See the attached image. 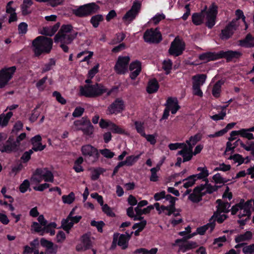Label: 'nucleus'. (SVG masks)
Returning <instances> with one entry per match:
<instances>
[{
	"label": "nucleus",
	"mask_w": 254,
	"mask_h": 254,
	"mask_svg": "<svg viewBox=\"0 0 254 254\" xmlns=\"http://www.w3.org/2000/svg\"><path fill=\"white\" fill-rule=\"evenodd\" d=\"M217 13V6L214 3H212L207 11L202 10L200 13H193L191 17L192 21L194 24L199 25L203 22L206 17V25L209 28H211L215 24Z\"/></svg>",
	"instance_id": "nucleus-1"
},
{
	"label": "nucleus",
	"mask_w": 254,
	"mask_h": 254,
	"mask_svg": "<svg viewBox=\"0 0 254 254\" xmlns=\"http://www.w3.org/2000/svg\"><path fill=\"white\" fill-rule=\"evenodd\" d=\"M113 89H108L101 83L86 84L79 88V93L81 96L89 98H95L106 94V96H110Z\"/></svg>",
	"instance_id": "nucleus-2"
},
{
	"label": "nucleus",
	"mask_w": 254,
	"mask_h": 254,
	"mask_svg": "<svg viewBox=\"0 0 254 254\" xmlns=\"http://www.w3.org/2000/svg\"><path fill=\"white\" fill-rule=\"evenodd\" d=\"M53 41L51 38L40 36L33 41V51L36 56L50 52L52 48Z\"/></svg>",
	"instance_id": "nucleus-3"
},
{
	"label": "nucleus",
	"mask_w": 254,
	"mask_h": 254,
	"mask_svg": "<svg viewBox=\"0 0 254 254\" xmlns=\"http://www.w3.org/2000/svg\"><path fill=\"white\" fill-rule=\"evenodd\" d=\"M201 136L199 134H196L191 136L189 140L186 141L184 150L178 151V154L182 155L183 157V162L190 160L192 157V148L194 145L200 140Z\"/></svg>",
	"instance_id": "nucleus-4"
},
{
	"label": "nucleus",
	"mask_w": 254,
	"mask_h": 254,
	"mask_svg": "<svg viewBox=\"0 0 254 254\" xmlns=\"http://www.w3.org/2000/svg\"><path fill=\"white\" fill-rule=\"evenodd\" d=\"M81 152L85 159L89 164L95 163L99 159V154L97 148L94 146L86 144L81 148Z\"/></svg>",
	"instance_id": "nucleus-5"
},
{
	"label": "nucleus",
	"mask_w": 254,
	"mask_h": 254,
	"mask_svg": "<svg viewBox=\"0 0 254 254\" xmlns=\"http://www.w3.org/2000/svg\"><path fill=\"white\" fill-rule=\"evenodd\" d=\"M54 177L52 172L46 168L39 169L31 178V182L34 183H39L43 180L45 182H53Z\"/></svg>",
	"instance_id": "nucleus-6"
},
{
	"label": "nucleus",
	"mask_w": 254,
	"mask_h": 254,
	"mask_svg": "<svg viewBox=\"0 0 254 254\" xmlns=\"http://www.w3.org/2000/svg\"><path fill=\"white\" fill-rule=\"evenodd\" d=\"M99 6L95 3H90L80 6L77 9L73 10V13L79 17H83L95 12Z\"/></svg>",
	"instance_id": "nucleus-7"
},
{
	"label": "nucleus",
	"mask_w": 254,
	"mask_h": 254,
	"mask_svg": "<svg viewBox=\"0 0 254 254\" xmlns=\"http://www.w3.org/2000/svg\"><path fill=\"white\" fill-rule=\"evenodd\" d=\"M185 49V42L178 37H176L171 43L169 53L175 56L181 55Z\"/></svg>",
	"instance_id": "nucleus-8"
},
{
	"label": "nucleus",
	"mask_w": 254,
	"mask_h": 254,
	"mask_svg": "<svg viewBox=\"0 0 254 254\" xmlns=\"http://www.w3.org/2000/svg\"><path fill=\"white\" fill-rule=\"evenodd\" d=\"M16 70L15 66L4 68L0 71V88L5 87L11 79Z\"/></svg>",
	"instance_id": "nucleus-9"
},
{
	"label": "nucleus",
	"mask_w": 254,
	"mask_h": 254,
	"mask_svg": "<svg viewBox=\"0 0 254 254\" xmlns=\"http://www.w3.org/2000/svg\"><path fill=\"white\" fill-rule=\"evenodd\" d=\"M144 41L149 43H158L162 40L161 33L157 29L147 30L144 33Z\"/></svg>",
	"instance_id": "nucleus-10"
},
{
	"label": "nucleus",
	"mask_w": 254,
	"mask_h": 254,
	"mask_svg": "<svg viewBox=\"0 0 254 254\" xmlns=\"http://www.w3.org/2000/svg\"><path fill=\"white\" fill-rule=\"evenodd\" d=\"M194 235V234L190 235L187 238H183L182 239H177L174 245H178L179 247V251L183 253L195 248L197 246L196 243L194 242H186L187 239L191 238Z\"/></svg>",
	"instance_id": "nucleus-11"
},
{
	"label": "nucleus",
	"mask_w": 254,
	"mask_h": 254,
	"mask_svg": "<svg viewBox=\"0 0 254 254\" xmlns=\"http://www.w3.org/2000/svg\"><path fill=\"white\" fill-rule=\"evenodd\" d=\"M125 108V102L121 98H117L107 108V114L117 115L122 112Z\"/></svg>",
	"instance_id": "nucleus-12"
},
{
	"label": "nucleus",
	"mask_w": 254,
	"mask_h": 254,
	"mask_svg": "<svg viewBox=\"0 0 254 254\" xmlns=\"http://www.w3.org/2000/svg\"><path fill=\"white\" fill-rule=\"evenodd\" d=\"M140 6L141 4L139 2L136 1L133 2L131 9L126 13L123 18L125 24H129L135 18L140 10Z\"/></svg>",
	"instance_id": "nucleus-13"
},
{
	"label": "nucleus",
	"mask_w": 254,
	"mask_h": 254,
	"mask_svg": "<svg viewBox=\"0 0 254 254\" xmlns=\"http://www.w3.org/2000/svg\"><path fill=\"white\" fill-rule=\"evenodd\" d=\"M129 61L128 56L119 57L115 66L116 71L119 74H124L127 70Z\"/></svg>",
	"instance_id": "nucleus-14"
},
{
	"label": "nucleus",
	"mask_w": 254,
	"mask_h": 254,
	"mask_svg": "<svg viewBox=\"0 0 254 254\" xmlns=\"http://www.w3.org/2000/svg\"><path fill=\"white\" fill-rule=\"evenodd\" d=\"M93 238L90 234H85L81 237V243L76 246V249L77 251H84L90 249L92 246Z\"/></svg>",
	"instance_id": "nucleus-15"
},
{
	"label": "nucleus",
	"mask_w": 254,
	"mask_h": 254,
	"mask_svg": "<svg viewBox=\"0 0 254 254\" xmlns=\"http://www.w3.org/2000/svg\"><path fill=\"white\" fill-rule=\"evenodd\" d=\"M74 208L70 212L66 220H64V231L67 233H69V230L72 227L74 223H78L81 219L80 216H73Z\"/></svg>",
	"instance_id": "nucleus-16"
},
{
	"label": "nucleus",
	"mask_w": 254,
	"mask_h": 254,
	"mask_svg": "<svg viewBox=\"0 0 254 254\" xmlns=\"http://www.w3.org/2000/svg\"><path fill=\"white\" fill-rule=\"evenodd\" d=\"M236 22V21H232L224 29L222 30L220 35L222 39H228L232 35L238 25Z\"/></svg>",
	"instance_id": "nucleus-17"
},
{
	"label": "nucleus",
	"mask_w": 254,
	"mask_h": 254,
	"mask_svg": "<svg viewBox=\"0 0 254 254\" xmlns=\"http://www.w3.org/2000/svg\"><path fill=\"white\" fill-rule=\"evenodd\" d=\"M77 32L72 29L71 25H64V44H69L76 37Z\"/></svg>",
	"instance_id": "nucleus-18"
},
{
	"label": "nucleus",
	"mask_w": 254,
	"mask_h": 254,
	"mask_svg": "<svg viewBox=\"0 0 254 254\" xmlns=\"http://www.w3.org/2000/svg\"><path fill=\"white\" fill-rule=\"evenodd\" d=\"M199 188V191L201 192L203 195L206 193H211L216 191L219 187L216 185L212 186L209 183L208 179L205 180V183L204 185H201L197 186Z\"/></svg>",
	"instance_id": "nucleus-19"
},
{
	"label": "nucleus",
	"mask_w": 254,
	"mask_h": 254,
	"mask_svg": "<svg viewBox=\"0 0 254 254\" xmlns=\"http://www.w3.org/2000/svg\"><path fill=\"white\" fill-rule=\"evenodd\" d=\"M17 149V144L12 142L9 138L5 143L0 145V151L1 152L10 153Z\"/></svg>",
	"instance_id": "nucleus-20"
},
{
	"label": "nucleus",
	"mask_w": 254,
	"mask_h": 254,
	"mask_svg": "<svg viewBox=\"0 0 254 254\" xmlns=\"http://www.w3.org/2000/svg\"><path fill=\"white\" fill-rule=\"evenodd\" d=\"M242 55V53L239 51H220L219 52V59L224 58L228 61H230L235 59L240 58Z\"/></svg>",
	"instance_id": "nucleus-21"
},
{
	"label": "nucleus",
	"mask_w": 254,
	"mask_h": 254,
	"mask_svg": "<svg viewBox=\"0 0 254 254\" xmlns=\"http://www.w3.org/2000/svg\"><path fill=\"white\" fill-rule=\"evenodd\" d=\"M165 106L169 111H171V113L173 114H176L180 108L178 99L176 98H168Z\"/></svg>",
	"instance_id": "nucleus-22"
},
{
	"label": "nucleus",
	"mask_w": 254,
	"mask_h": 254,
	"mask_svg": "<svg viewBox=\"0 0 254 254\" xmlns=\"http://www.w3.org/2000/svg\"><path fill=\"white\" fill-rule=\"evenodd\" d=\"M141 69V63L139 61H136L131 63L129 65V70L131 71L130 77L132 79H134L140 72Z\"/></svg>",
	"instance_id": "nucleus-23"
},
{
	"label": "nucleus",
	"mask_w": 254,
	"mask_h": 254,
	"mask_svg": "<svg viewBox=\"0 0 254 254\" xmlns=\"http://www.w3.org/2000/svg\"><path fill=\"white\" fill-rule=\"evenodd\" d=\"M41 140L42 138L40 135H37L31 139V142L33 145L32 150L35 151H42L46 147L45 145L42 144Z\"/></svg>",
	"instance_id": "nucleus-24"
},
{
	"label": "nucleus",
	"mask_w": 254,
	"mask_h": 254,
	"mask_svg": "<svg viewBox=\"0 0 254 254\" xmlns=\"http://www.w3.org/2000/svg\"><path fill=\"white\" fill-rule=\"evenodd\" d=\"M217 204V210L215 212L227 213L230 211V203L225 202L221 199H217L216 201Z\"/></svg>",
	"instance_id": "nucleus-25"
},
{
	"label": "nucleus",
	"mask_w": 254,
	"mask_h": 254,
	"mask_svg": "<svg viewBox=\"0 0 254 254\" xmlns=\"http://www.w3.org/2000/svg\"><path fill=\"white\" fill-rule=\"evenodd\" d=\"M12 3V1H9L6 6V12L7 14H9V17L8 19L9 23H11L17 20V15L15 12V9L11 7V4Z\"/></svg>",
	"instance_id": "nucleus-26"
},
{
	"label": "nucleus",
	"mask_w": 254,
	"mask_h": 254,
	"mask_svg": "<svg viewBox=\"0 0 254 254\" xmlns=\"http://www.w3.org/2000/svg\"><path fill=\"white\" fill-rule=\"evenodd\" d=\"M249 202H243L242 206L240 209V213L238 214L239 218L245 217L246 220H248L251 215L250 206H249Z\"/></svg>",
	"instance_id": "nucleus-27"
},
{
	"label": "nucleus",
	"mask_w": 254,
	"mask_h": 254,
	"mask_svg": "<svg viewBox=\"0 0 254 254\" xmlns=\"http://www.w3.org/2000/svg\"><path fill=\"white\" fill-rule=\"evenodd\" d=\"M199 59L205 62L215 60L219 59V53L208 52L204 53L199 56Z\"/></svg>",
	"instance_id": "nucleus-28"
},
{
	"label": "nucleus",
	"mask_w": 254,
	"mask_h": 254,
	"mask_svg": "<svg viewBox=\"0 0 254 254\" xmlns=\"http://www.w3.org/2000/svg\"><path fill=\"white\" fill-rule=\"evenodd\" d=\"M215 226V223L212 221H210L207 224L203 226L197 228L196 232L200 235H203L206 230H209L210 232H211Z\"/></svg>",
	"instance_id": "nucleus-29"
},
{
	"label": "nucleus",
	"mask_w": 254,
	"mask_h": 254,
	"mask_svg": "<svg viewBox=\"0 0 254 254\" xmlns=\"http://www.w3.org/2000/svg\"><path fill=\"white\" fill-rule=\"evenodd\" d=\"M60 27V23H57L56 24L52 27H45L43 28L41 33L49 36L53 35L58 30Z\"/></svg>",
	"instance_id": "nucleus-30"
},
{
	"label": "nucleus",
	"mask_w": 254,
	"mask_h": 254,
	"mask_svg": "<svg viewBox=\"0 0 254 254\" xmlns=\"http://www.w3.org/2000/svg\"><path fill=\"white\" fill-rule=\"evenodd\" d=\"M202 196L199 188L196 187L194 189L193 192L189 195V198L193 202H198L201 200Z\"/></svg>",
	"instance_id": "nucleus-31"
},
{
	"label": "nucleus",
	"mask_w": 254,
	"mask_h": 254,
	"mask_svg": "<svg viewBox=\"0 0 254 254\" xmlns=\"http://www.w3.org/2000/svg\"><path fill=\"white\" fill-rule=\"evenodd\" d=\"M206 75L205 74H197L192 77L193 80L192 85L196 86H202L205 81Z\"/></svg>",
	"instance_id": "nucleus-32"
},
{
	"label": "nucleus",
	"mask_w": 254,
	"mask_h": 254,
	"mask_svg": "<svg viewBox=\"0 0 254 254\" xmlns=\"http://www.w3.org/2000/svg\"><path fill=\"white\" fill-rule=\"evenodd\" d=\"M252 233L248 231L244 234H241L237 236L235 238L236 243H242L245 241H248L251 240L252 238Z\"/></svg>",
	"instance_id": "nucleus-33"
},
{
	"label": "nucleus",
	"mask_w": 254,
	"mask_h": 254,
	"mask_svg": "<svg viewBox=\"0 0 254 254\" xmlns=\"http://www.w3.org/2000/svg\"><path fill=\"white\" fill-rule=\"evenodd\" d=\"M197 170L199 171L200 173L197 174L193 175V177L196 179V180L197 179H204L205 181L209 175L208 171L207 168L206 167H198Z\"/></svg>",
	"instance_id": "nucleus-34"
},
{
	"label": "nucleus",
	"mask_w": 254,
	"mask_h": 254,
	"mask_svg": "<svg viewBox=\"0 0 254 254\" xmlns=\"http://www.w3.org/2000/svg\"><path fill=\"white\" fill-rule=\"evenodd\" d=\"M159 88V84L156 79H152L149 81L147 86V92L149 93L156 92Z\"/></svg>",
	"instance_id": "nucleus-35"
},
{
	"label": "nucleus",
	"mask_w": 254,
	"mask_h": 254,
	"mask_svg": "<svg viewBox=\"0 0 254 254\" xmlns=\"http://www.w3.org/2000/svg\"><path fill=\"white\" fill-rule=\"evenodd\" d=\"M13 115L11 112H9L6 114H1L0 115V127H6L9 122L10 119Z\"/></svg>",
	"instance_id": "nucleus-36"
},
{
	"label": "nucleus",
	"mask_w": 254,
	"mask_h": 254,
	"mask_svg": "<svg viewBox=\"0 0 254 254\" xmlns=\"http://www.w3.org/2000/svg\"><path fill=\"white\" fill-rule=\"evenodd\" d=\"M90 122V120L85 118H82L81 119L79 120L75 121L74 122V126L76 130H83V128L87 126L88 122Z\"/></svg>",
	"instance_id": "nucleus-37"
},
{
	"label": "nucleus",
	"mask_w": 254,
	"mask_h": 254,
	"mask_svg": "<svg viewBox=\"0 0 254 254\" xmlns=\"http://www.w3.org/2000/svg\"><path fill=\"white\" fill-rule=\"evenodd\" d=\"M221 213L219 212H214L213 215L210 218V221H212L215 223V221L216 220L218 223H222L224 222L225 220L227 218V215L223 214L221 215Z\"/></svg>",
	"instance_id": "nucleus-38"
},
{
	"label": "nucleus",
	"mask_w": 254,
	"mask_h": 254,
	"mask_svg": "<svg viewBox=\"0 0 254 254\" xmlns=\"http://www.w3.org/2000/svg\"><path fill=\"white\" fill-rule=\"evenodd\" d=\"M240 45L246 47L254 46V37H252L251 35L248 34L244 40L240 41Z\"/></svg>",
	"instance_id": "nucleus-39"
},
{
	"label": "nucleus",
	"mask_w": 254,
	"mask_h": 254,
	"mask_svg": "<svg viewBox=\"0 0 254 254\" xmlns=\"http://www.w3.org/2000/svg\"><path fill=\"white\" fill-rule=\"evenodd\" d=\"M33 2L31 0H24L21 5L22 12L23 15H27L30 13V7L32 5Z\"/></svg>",
	"instance_id": "nucleus-40"
},
{
	"label": "nucleus",
	"mask_w": 254,
	"mask_h": 254,
	"mask_svg": "<svg viewBox=\"0 0 254 254\" xmlns=\"http://www.w3.org/2000/svg\"><path fill=\"white\" fill-rule=\"evenodd\" d=\"M128 241V238L126 237V235L122 234L119 237L118 245L125 250L127 248Z\"/></svg>",
	"instance_id": "nucleus-41"
},
{
	"label": "nucleus",
	"mask_w": 254,
	"mask_h": 254,
	"mask_svg": "<svg viewBox=\"0 0 254 254\" xmlns=\"http://www.w3.org/2000/svg\"><path fill=\"white\" fill-rule=\"evenodd\" d=\"M223 84V82L221 80L218 81L214 85L212 93L215 97H218L221 92V86Z\"/></svg>",
	"instance_id": "nucleus-42"
},
{
	"label": "nucleus",
	"mask_w": 254,
	"mask_h": 254,
	"mask_svg": "<svg viewBox=\"0 0 254 254\" xmlns=\"http://www.w3.org/2000/svg\"><path fill=\"white\" fill-rule=\"evenodd\" d=\"M46 225H42L41 223L34 222L31 225V230L36 232L41 233V235L44 234V229Z\"/></svg>",
	"instance_id": "nucleus-43"
},
{
	"label": "nucleus",
	"mask_w": 254,
	"mask_h": 254,
	"mask_svg": "<svg viewBox=\"0 0 254 254\" xmlns=\"http://www.w3.org/2000/svg\"><path fill=\"white\" fill-rule=\"evenodd\" d=\"M196 179H195L192 175L190 176L188 178L182 180L184 183L183 187L186 189H188L192 187L195 183Z\"/></svg>",
	"instance_id": "nucleus-44"
},
{
	"label": "nucleus",
	"mask_w": 254,
	"mask_h": 254,
	"mask_svg": "<svg viewBox=\"0 0 254 254\" xmlns=\"http://www.w3.org/2000/svg\"><path fill=\"white\" fill-rule=\"evenodd\" d=\"M64 40V26H62L58 33L55 37V42L57 43L60 42V47L64 48V44L63 41Z\"/></svg>",
	"instance_id": "nucleus-45"
},
{
	"label": "nucleus",
	"mask_w": 254,
	"mask_h": 254,
	"mask_svg": "<svg viewBox=\"0 0 254 254\" xmlns=\"http://www.w3.org/2000/svg\"><path fill=\"white\" fill-rule=\"evenodd\" d=\"M175 210V206L173 205H169L168 206L162 205L161 210V213H164L165 215H171Z\"/></svg>",
	"instance_id": "nucleus-46"
},
{
	"label": "nucleus",
	"mask_w": 254,
	"mask_h": 254,
	"mask_svg": "<svg viewBox=\"0 0 254 254\" xmlns=\"http://www.w3.org/2000/svg\"><path fill=\"white\" fill-rule=\"evenodd\" d=\"M212 179L216 184H224L229 181V180L223 178L219 173L214 175Z\"/></svg>",
	"instance_id": "nucleus-47"
},
{
	"label": "nucleus",
	"mask_w": 254,
	"mask_h": 254,
	"mask_svg": "<svg viewBox=\"0 0 254 254\" xmlns=\"http://www.w3.org/2000/svg\"><path fill=\"white\" fill-rule=\"evenodd\" d=\"M110 125H111V126L110 129L111 130L113 133L118 134L126 133L125 130L121 127L116 125L113 123H112V124H111Z\"/></svg>",
	"instance_id": "nucleus-48"
},
{
	"label": "nucleus",
	"mask_w": 254,
	"mask_h": 254,
	"mask_svg": "<svg viewBox=\"0 0 254 254\" xmlns=\"http://www.w3.org/2000/svg\"><path fill=\"white\" fill-rule=\"evenodd\" d=\"M139 157L140 155L137 156L130 155L127 157L126 159V163H127V166H132L138 160Z\"/></svg>",
	"instance_id": "nucleus-49"
},
{
	"label": "nucleus",
	"mask_w": 254,
	"mask_h": 254,
	"mask_svg": "<svg viewBox=\"0 0 254 254\" xmlns=\"http://www.w3.org/2000/svg\"><path fill=\"white\" fill-rule=\"evenodd\" d=\"M103 20V17L101 15H96L91 18L90 22L93 27L96 28L98 26L99 23Z\"/></svg>",
	"instance_id": "nucleus-50"
},
{
	"label": "nucleus",
	"mask_w": 254,
	"mask_h": 254,
	"mask_svg": "<svg viewBox=\"0 0 254 254\" xmlns=\"http://www.w3.org/2000/svg\"><path fill=\"white\" fill-rule=\"evenodd\" d=\"M172 62L169 59L164 60L163 63L162 68L166 71L167 74L170 72L172 69Z\"/></svg>",
	"instance_id": "nucleus-51"
},
{
	"label": "nucleus",
	"mask_w": 254,
	"mask_h": 254,
	"mask_svg": "<svg viewBox=\"0 0 254 254\" xmlns=\"http://www.w3.org/2000/svg\"><path fill=\"white\" fill-rule=\"evenodd\" d=\"M239 135L249 140L254 139L253 133H250L247 129L243 128L239 130Z\"/></svg>",
	"instance_id": "nucleus-52"
},
{
	"label": "nucleus",
	"mask_w": 254,
	"mask_h": 254,
	"mask_svg": "<svg viewBox=\"0 0 254 254\" xmlns=\"http://www.w3.org/2000/svg\"><path fill=\"white\" fill-rule=\"evenodd\" d=\"M134 125L138 133H139L142 136L145 135L143 123L140 122H135L134 123Z\"/></svg>",
	"instance_id": "nucleus-53"
},
{
	"label": "nucleus",
	"mask_w": 254,
	"mask_h": 254,
	"mask_svg": "<svg viewBox=\"0 0 254 254\" xmlns=\"http://www.w3.org/2000/svg\"><path fill=\"white\" fill-rule=\"evenodd\" d=\"M40 104L38 105L33 110V112L29 118V120L31 122H34L39 117L40 112L38 111V109L40 108Z\"/></svg>",
	"instance_id": "nucleus-54"
},
{
	"label": "nucleus",
	"mask_w": 254,
	"mask_h": 254,
	"mask_svg": "<svg viewBox=\"0 0 254 254\" xmlns=\"http://www.w3.org/2000/svg\"><path fill=\"white\" fill-rule=\"evenodd\" d=\"M160 169L159 166L154 167L151 169L150 171L151 175L150 177V180L152 182H156L158 180V177L157 175V172Z\"/></svg>",
	"instance_id": "nucleus-55"
},
{
	"label": "nucleus",
	"mask_w": 254,
	"mask_h": 254,
	"mask_svg": "<svg viewBox=\"0 0 254 254\" xmlns=\"http://www.w3.org/2000/svg\"><path fill=\"white\" fill-rule=\"evenodd\" d=\"M227 239L226 236H223L215 239L214 240L213 244L214 245H217V247H221L223 246L224 243H225Z\"/></svg>",
	"instance_id": "nucleus-56"
},
{
	"label": "nucleus",
	"mask_w": 254,
	"mask_h": 254,
	"mask_svg": "<svg viewBox=\"0 0 254 254\" xmlns=\"http://www.w3.org/2000/svg\"><path fill=\"white\" fill-rule=\"evenodd\" d=\"M102 169L101 168H97L91 170V178L92 180H97L100 174L102 173Z\"/></svg>",
	"instance_id": "nucleus-57"
},
{
	"label": "nucleus",
	"mask_w": 254,
	"mask_h": 254,
	"mask_svg": "<svg viewBox=\"0 0 254 254\" xmlns=\"http://www.w3.org/2000/svg\"><path fill=\"white\" fill-rule=\"evenodd\" d=\"M56 227V224L55 223H51L49 224H47L46 226L44 229V233H50V235L53 236L55 234V230L52 229V228H55Z\"/></svg>",
	"instance_id": "nucleus-58"
},
{
	"label": "nucleus",
	"mask_w": 254,
	"mask_h": 254,
	"mask_svg": "<svg viewBox=\"0 0 254 254\" xmlns=\"http://www.w3.org/2000/svg\"><path fill=\"white\" fill-rule=\"evenodd\" d=\"M244 201H241L239 203L233 206L231 208V213L232 215L238 214L240 213V209L243 204Z\"/></svg>",
	"instance_id": "nucleus-59"
},
{
	"label": "nucleus",
	"mask_w": 254,
	"mask_h": 254,
	"mask_svg": "<svg viewBox=\"0 0 254 254\" xmlns=\"http://www.w3.org/2000/svg\"><path fill=\"white\" fill-rule=\"evenodd\" d=\"M231 165L229 164H225L224 163H221L219 166L214 169V171H221L223 172H226L229 171L231 169Z\"/></svg>",
	"instance_id": "nucleus-60"
},
{
	"label": "nucleus",
	"mask_w": 254,
	"mask_h": 254,
	"mask_svg": "<svg viewBox=\"0 0 254 254\" xmlns=\"http://www.w3.org/2000/svg\"><path fill=\"white\" fill-rule=\"evenodd\" d=\"M94 130V127L92 125L90 121L88 122L87 124V126L85 127L84 128H83V130H82L84 134L87 135H90L92 134Z\"/></svg>",
	"instance_id": "nucleus-61"
},
{
	"label": "nucleus",
	"mask_w": 254,
	"mask_h": 254,
	"mask_svg": "<svg viewBox=\"0 0 254 254\" xmlns=\"http://www.w3.org/2000/svg\"><path fill=\"white\" fill-rule=\"evenodd\" d=\"M157 135L154 134H146L143 135V137H145L147 141L152 145H154L156 143V137Z\"/></svg>",
	"instance_id": "nucleus-62"
},
{
	"label": "nucleus",
	"mask_w": 254,
	"mask_h": 254,
	"mask_svg": "<svg viewBox=\"0 0 254 254\" xmlns=\"http://www.w3.org/2000/svg\"><path fill=\"white\" fill-rule=\"evenodd\" d=\"M185 146V143H170L168 147L171 150H175L178 148H181L182 150H184Z\"/></svg>",
	"instance_id": "nucleus-63"
},
{
	"label": "nucleus",
	"mask_w": 254,
	"mask_h": 254,
	"mask_svg": "<svg viewBox=\"0 0 254 254\" xmlns=\"http://www.w3.org/2000/svg\"><path fill=\"white\" fill-rule=\"evenodd\" d=\"M243 252L245 254H254V244H251L243 247Z\"/></svg>",
	"instance_id": "nucleus-64"
}]
</instances>
